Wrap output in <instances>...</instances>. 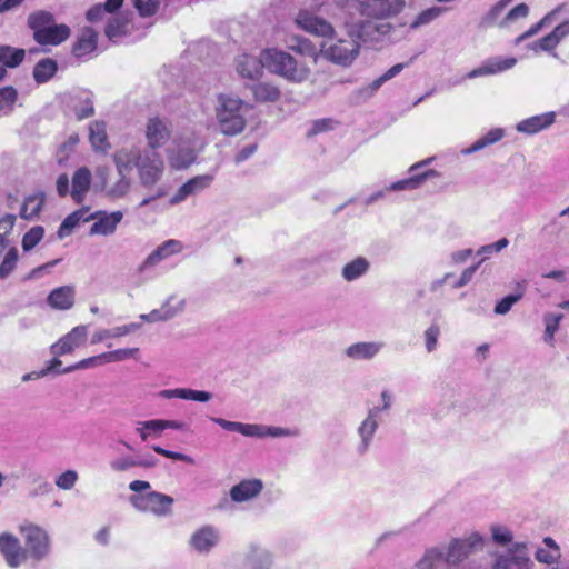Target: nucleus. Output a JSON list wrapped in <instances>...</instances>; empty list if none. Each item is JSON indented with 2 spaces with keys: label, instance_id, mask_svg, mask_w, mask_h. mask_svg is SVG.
<instances>
[{
  "label": "nucleus",
  "instance_id": "nucleus-1",
  "mask_svg": "<svg viewBox=\"0 0 569 569\" xmlns=\"http://www.w3.org/2000/svg\"><path fill=\"white\" fill-rule=\"evenodd\" d=\"M350 18L345 21L348 36L358 42H379L393 29L387 20L398 14L405 0H346Z\"/></svg>",
  "mask_w": 569,
  "mask_h": 569
},
{
  "label": "nucleus",
  "instance_id": "nucleus-2",
  "mask_svg": "<svg viewBox=\"0 0 569 569\" xmlns=\"http://www.w3.org/2000/svg\"><path fill=\"white\" fill-rule=\"evenodd\" d=\"M482 546L483 538L478 532H472L465 539H453L448 547L446 556L439 548L427 550L425 557L418 563V569H435L433 562L442 558L447 565L457 566L476 550L481 549Z\"/></svg>",
  "mask_w": 569,
  "mask_h": 569
},
{
  "label": "nucleus",
  "instance_id": "nucleus-3",
  "mask_svg": "<svg viewBox=\"0 0 569 569\" xmlns=\"http://www.w3.org/2000/svg\"><path fill=\"white\" fill-rule=\"evenodd\" d=\"M27 26L33 40L40 46H59L71 36V29L64 23H56L54 16L47 10L31 12Z\"/></svg>",
  "mask_w": 569,
  "mask_h": 569
},
{
  "label": "nucleus",
  "instance_id": "nucleus-4",
  "mask_svg": "<svg viewBox=\"0 0 569 569\" xmlns=\"http://www.w3.org/2000/svg\"><path fill=\"white\" fill-rule=\"evenodd\" d=\"M216 107V118L219 130L224 136L241 133L247 124L246 113L249 106L243 100L231 94H219Z\"/></svg>",
  "mask_w": 569,
  "mask_h": 569
},
{
  "label": "nucleus",
  "instance_id": "nucleus-5",
  "mask_svg": "<svg viewBox=\"0 0 569 569\" xmlns=\"http://www.w3.org/2000/svg\"><path fill=\"white\" fill-rule=\"evenodd\" d=\"M263 64L273 73L295 82H301L309 76V70L303 66H298L296 59L284 51L266 50Z\"/></svg>",
  "mask_w": 569,
  "mask_h": 569
},
{
  "label": "nucleus",
  "instance_id": "nucleus-6",
  "mask_svg": "<svg viewBox=\"0 0 569 569\" xmlns=\"http://www.w3.org/2000/svg\"><path fill=\"white\" fill-rule=\"evenodd\" d=\"M360 43L353 39H337L336 41H323L320 48V54L328 61L349 67L358 57Z\"/></svg>",
  "mask_w": 569,
  "mask_h": 569
},
{
  "label": "nucleus",
  "instance_id": "nucleus-7",
  "mask_svg": "<svg viewBox=\"0 0 569 569\" xmlns=\"http://www.w3.org/2000/svg\"><path fill=\"white\" fill-rule=\"evenodd\" d=\"M21 532L24 537L27 559L31 558L40 562L50 555L51 541L44 529L36 525H27L21 527Z\"/></svg>",
  "mask_w": 569,
  "mask_h": 569
},
{
  "label": "nucleus",
  "instance_id": "nucleus-8",
  "mask_svg": "<svg viewBox=\"0 0 569 569\" xmlns=\"http://www.w3.org/2000/svg\"><path fill=\"white\" fill-rule=\"evenodd\" d=\"M491 569H532L533 561L529 556L526 542H516L503 552L493 555Z\"/></svg>",
  "mask_w": 569,
  "mask_h": 569
},
{
  "label": "nucleus",
  "instance_id": "nucleus-9",
  "mask_svg": "<svg viewBox=\"0 0 569 569\" xmlns=\"http://www.w3.org/2000/svg\"><path fill=\"white\" fill-rule=\"evenodd\" d=\"M97 177L100 180L101 189L108 198L120 199L126 197L131 189V179L129 174L119 172L112 174L107 167L97 169Z\"/></svg>",
  "mask_w": 569,
  "mask_h": 569
},
{
  "label": "nucleus",
  "instance_id": "nucleus-10",
  "mask_svg": "<svg viewBox=\"0 0 569 569\" xmlns=\"http://www.w3.org/2000/svg\"><path fill=\"white\" fill-rule=\"evenodd\" d=\"M131 505L140 511H150L157 516H167L171 512L173 498L158 491L130 497Z\"/></svg>",
  "mask_w": 569,
  "mask_h": 569
},
{
  "label": "nucleus",
  "instance_id": "nucleus-11",
  "mask_svg": "<svg viewBox=\"0 0 569 569\" xmlns=\"http://www.w3.org/2000/svg\"><path fill=\"white\" fill-rule=\"evenodd\" d=\"M137 168L140 183L143 187H151L160 180L164 166L160 156L152 152L150 154H142L139 162H137Z\"/></svg>",
  "mask_w": 569,
  "mask_h": 569
},
{
  "label": "nucleus",
  "instance_id": "nucleus-12",
  "mask_svg": "<svg viewBox=\"0 0 569 569\" xmlns=\"http://www.w3.org/2000/svg\"><path fill=\"white\" fill-rule=\"evenodd\" d=\"M296 22L305 31L319 37L332 38L335 34V28L330 22L308 11L299 12Z\"/></svg>",
  "mask_w": 569,
  "mask_h": 569
},
{
  "label": "nucleus",
  "instance_id": "nucleus-13",
  "mask_svg": "<svg viewBox=\"0 0 569 569\" xmlns=\"http://www.w3.org/2000/svg\"><path fill=\"white\" fill-rule=\"evenodd\" d=\"M0 552L11 568H18L27 561V552L21 548L18 538L10 533L0 535Z\"/></svg>",
  "mask_w": 569,
  "mask_h": 569
},
{
  "label": "nucleus",
  "instance_id": "nucleus-14",
  "mask_svg": "<svg viewBox=\"0 0 569 569\" xmlns=\"http://www.w3.org/2000/svg\"><path fill=\"white\" fill-rule=\"evenodd\" d=\"M88 336L86 326H77L69 333L63 336L57 343L52 345L50 351L54 356H63L72 352L76 348L82 346Z\"/></svg>",
  "mask_w": 569,
  "mask_h": 569
},
{
  "label": "nucleus",
  "instance_id": "nucleus-15",
  "mask_svg": "<svg viewBox=\"0 0 569 569\" xmlns=\"http://www.w3.org/2000/svg\"><path fill=\"white\" fill-rule=\"evenodd\" d=\"M171 136V130L168 126V122L158 117L150 118L147 122L146 127V138L148 141V146L156 150L162 146H164Z\"/></svg>",
  "mask_w": 569,
  "mask_h": 569
},
{
  "label": "nucleus",
  "instance_id": "nucleus-16",
  "mask_svg": "<svg viewBox=\"0 0 569 569\" xmlns=\"http://www.w3.org/2000/svg\"><path fill=\"white\" fill-rule=\"evenodd\" d=\"M212 181H213L212 174H201V176H197V177L189 179L172 196V198L170 199V203L178 204V203L182 202L189 196L196 194V193L209 188L210 184L212 183Z\"/></svg>",
  "mask_w": 569,
  "mask_h": 569
},
{
  "label": "nucleus",
  "instance_id": "nucleus-17",
  "mask_svg": "<svg viewBox=\"0 0 569 569\" xmlns=\"http://www.w3.org/2000/svg\"><path fill=\"white\" fill-rule=\"evenodd\" d=\"M219 531L212 526H203L196 530L190 537V546L200 553H208L217 546Z\"/></svg>",
  "mask_w": 569,
  "mask_h": 569
},
{
  "label": "nucleus",
  "instance_id": "nucleus-18",
  "mask_svg": "<svg viewBox=\"0 0 569 569\" xmlns=\"http://www.w3.org/2000/svg\"><path fill=\"white\" fill-rule=\"evenodd\" d=\"M96 222L89 230L90 236H110L114 233L117 226L123 218V213L121 211H113L111 213H108L107 211H96Z\"/></svg>",
  "mask_w": 569,
  "mask_h": 569
},
{
  "label": "nucleus",
  "instance_id": "nucleus-19",
  "mask_svg": "<svg viewBox=\"0 0 569 569\" xmlns=\"http://www.w3.org/2000/svg\"><path fill=\"white\" fill-rule=\"evenodd\" d=\"M130 17V12H122L108 20L104 27V34L111 42L118 43L120 39L129 34Z\"/></svg>",
  "mask_w": 569,
  "mask_h": 569
},
{
  "label": "nucleus",
  "instance_id": "nucleus-20",
  "mask_svg": "<svg viewBox=\"0 0 569 569\" xmlns=\"http://www.w3.org/2000/svg\"><path fill=\"white\" fill-rule=\"evenodd\" d=\"M516 58H493L483 62L480 67L471 70L467 78L473 79L477 77L490 76L511 69L516 64Z\"/></svg>",
  "mask_w": 569,
  "mask_h": 569
},
{
  "label": "nucleus",
  "instance_id": "nucleus-21",
  "mask_svg": "<svg viewBox=\"0 0 569 569\" xmlns=\"http://www.w3.org/2000/svg\"><path fill=\"white\" fill-rule=\"evenodd\" d=\"M76 290L73 286H61L53 289L47 297L48 305L56 310H69L73 307Z\"/></svg>",
  "mask_w": 569,
  "mask_h": 569
},
{
  "label": "nucleus",
  "instance_id": "nucleus-22",
  "mask_svg": "<svg viewBox=\"0 0 569 569\" xmlns=\"http://www.w3.org/2000/svg\"><path fill=\"white\" fill-rule=\"evenodd\" d=\"M556 113L546 112L527 118L517 123L516 130L526 134H535L555 123Z\"/></svg>",
  "mask_w": 569,
  "mask_h": 569
},
{
  "label": "nucleus",
  "instance_id": "nucleus-23",
  "mask_svg": "<svg viewBox=\"0 0 569 569\" xmlns=\"http://www.w3.org/2000/svg\"><path fill=\"white\" fill-rule=\"evenodd\" d=\"M141 157L142 153L137 148H122L112 154L116 170L127 174H130L133 167L137 168V162H139Z\"/></svg>",
  "mask_w": 569,
  "mask_h": 569
},
{
  "label": "nucleus",
  "instance_id": "nucleus-24",
  "mask_svg": "<svg viewBox=\"0 0 569 569\" xmlns=\"http://www.w3.org/2000/svg\"><path fill=\"white\" fill-rule=\"evenodd\" d=\"M262 488L263 486L261 480H242L230 489V498L234 502L248 501L257 497L261 492Z\"/></svg>",
  "mask_w": 569,
  "mask_h": 569
},
{
  "label": "nucleus",
  "instance_id": "nucleus-25",
  "mask_svg": "<svg viewBox=\"0 0 569 569\" xmlns=\"http://www.w3.org/2000/svg\"><path fill=\"white\" fill-rule=\"evenodd\" d=\"M98 46V33L90 27L82 29L81 34L72 46V54L76 58H83L96 51Z\"/></svg>",
  "mask_w": 569,
  "mask_h": 569
},
{
  "label": "nucleus",
  "instance_id": "nucleus-26",
  "mask_svg": "<svg viewBox=\"0 0 569 569\" xmlns=\"http://www.w3.org/2000/svg\"><path fill=\"white\" fill-rule=\"evenodd\" d=\"M197 159V152L188 146H179L169 151L168 161L171 168L181 170L190 167Z\"/></svg>",
  "mask_w": 569,
  "mask_h": 569
},
{
  "label": "nucleus",
  "instance_id": "nucleus-27",
  "mask_svg": "<svg viewBox=\"0 0 569 569\" xmlns=\"http://www.w3.org/2000/svg\"><path fill=\"white\" fill-rule=\"evenodd\" d=\"M89 141L96 152H107L110 143L107 136V124L102 120H96L89 126Z\"/></svg>",
  "mask_w": 569,
  "mask_h": 569
},
{
  "label": "nucleus",
  "instance_id": "nucleus-28",
  "mask_svg": "<svg viewBox=\"0 0 569 569\" xmlns=\"http://www.w3.org/2000/svg\"><path fill=\"white\" fill-rule=\"evenodd\" d=\"M91 186V171L87 167L79 168L72 177L71 197L80 203Z\"/></svg>",
  "mask_w": 569,
  "mask_h": 569
},
{
  "label": "nucleus",
  "instance_id": "nucleus-29",
  "mask_svg": "<svg viewBox=\"0 0 569 569\" xmlns=\"http://www.w3.org/2000/svg\"><path fill=\"white\" fill-rule=\"evenodd\" d=\"M382 347V342H357L346 349V355L353 360H369L372 359Z\"/></svg>",
  "mask_w": 569,
  "mask_h": 569
},
{
  "label": "nucleus",
  "instance_id": "nucleus-30",
  "mask_svg": "<svg viewBox=\"0 0 569 569\" xmlns=\"http://www.w3.org/2000/svg\"><path fill=\"white\" fill-rule=\"evenodd\" d=\"M164 399L179 398L184 400H193L199 402H207L212 399V393L203 390H193L187 388L167 389L159 393Z\"/></svg>",
  "mask_w": 569,
  "mask_h": 569
},
{
  "label": "nucleus",
  "instance_id": "nucleus-31",
  "mask_svg": "<svg viewBox=\"0 0 569 569\" xmlns=\"http://www.w3.org/2000/svg\"><path fill=\"white\" fill-rule=\"evenodd\" d=\"M249 88L256 102L259 103L276 102L281 97L280 89L270 82L262 81L252 83Z\"/></svg>",
  "mask_w": 569,
  "mask_h": 569
},
{
  "label": "nucleus",
  "instance_id": "nucleus-32",
  "mask_svg": "<svg viewBox=\"0 0 569 569\" xmlns=\"http://www.w3.org/2000/svg\"><path fill=\"white\" fill-rule=\"evenodd\" d=\"M262 67H266L263 57L258 59L254 56L242 54L237 60V71L243 78L253 79L261 72Z\"/></svg>",
  "mask_w": 569,
  "mask_h": 569
},
{
  "label": "nucleus",
  "instance_id": "nucleus-33",
  "mask_svg": "<svg viewBox=\"0 0 569 569\" xmlns=\"http://www.w3.org/2000/svg\"><path fill=\"white\" fill-rule=\"evenodd\" d=\"M46 201V193L39 191L24 198L21 206L20 217L24 220H32L39 216Z\"/></svg>",
  "mask_w": 569,
  "mask_h": 569
},
{
  "label": "nucleus",
  "instance_id": "nucleus-34",
  "mask_svg": "<svg viewBox=\"0 0 569 569\" xmlns=\"http://www.w3.org/2000/svg\"><path fill=\"white\" fill-rule=\"evenodd\" d=\"M380 410L381 409L379 407L370 409L367 419L362 421L361 426L358 429V432L362 439L361 445L359 447V451L361 453L367 451L369 447V441L378 428V423L375 417L378 415Z\"/></svg>",
  "mask_w": 569,
  "mask_h": 569
},
{
  "label": "nucleus",
  "instance_id": "nucleus-35",
  "mask_svg": "<svg viewBox=\"0 0 569 569\" xmlns=\"http://www.w3.org/2000/svg\"><path fill=\"white\" fill-rule=\"evenodd\" d=\"M439 172L435 169H429L422 173L413 174L407 179H402L390 184L389 190L401 191V190H415L418 189L422 182L432 177H438Z\"/></svg>",
  "mask_w": 569,
  "mask_h": 569
},
{
  "label": "nucleus",
  "instance_id": "nucleus-36",
  "mask_svg": "<svg viewBox=\"0 0 569 569\" xmlns=\"http://www.w3.org/2000/svg\"><path fill=\"white\" fill-rule=\"evenodd\" d=\"M57 71V61L51 58H43L33 67L32 76L37 83L42 84L53 78Z\"/></svg>",
  "mask_w": 569,
  "mask_h": 569
},
{
  "label": "nucleus",
  "instance_id": "nucleus-37",
  "mask_svg": "<svg viewBox=\"0 0 569 569\" xmlns=\"http://www.w3.org/2000/svg\"><path fill=\"white\" fill-rule=\"evenodd\" d=\"M24 49L13 48L11 46H0V67L13 69L19 67L24 60Z\"/></svg>",
  "mask_w": 569,
  "mask_h": 569
},
{
  "label": "nucleus",
  "instance_id": "nucleus-38",
  "mask_svg": "<svg viewBox=\"0 0 569 569\" xmlns=\"http://www.w3.org/2000/svg\"><path fill=\"white\" fill-rule=\"evenodd\" d=\"M370 268V262L365 257H357L348 262L341 270V274L346 281H355L366 274Z\"/></svg>",
  "mask_w": 569,
  "mask_h": 569
},
{
  "label": "nucleus",
  "instance_id": "nucleus-39",
  "mask_svg": "<svg viewBox=\"0 0 569 569\" xmlns=\"http://www.w3.org/2000/svg\"><path fill=\"white\" fill-rule=\"evenodd\" d=\"M505 132L500 128H496L490 130L487 134L475 141L469 148H466L461 151L462 154H471L477 151H480L481 149L486 148L487 146H490L492 143L498 142L502 139Z\"/></svg>",
  "mask_w": 569,
  "mask_h": 569
},
{
  "label": "nucleus",
  "instance_id": "nucleus-40",
  "mask_svg": "<svg viewBox=\"0 0 569 569\" xmlns=\"http://www.w3.org/2000/svg\"><path fill=\"white\" fill-rule=\"evenodd\" d=\"M271 565L270 555L268 551L259 548H251L247 556V567L249 569H269Z\"/></svg>",
  "mask_w": 569,
  "mask_h": 569
},
{
  "label": "nucleus",
  "instance_id": "nucleus-41",
  "mask_svg": "<svg viewBox=\"0 0 569 569\" xmlns=\"http://www.w3.org/2000/svg\"><path fill=\"white\" fill-rule=\"evenodd\" d=\"M519 291L515 295L506 296L503 299H501L495 307V313L497 315H506L509 312L511 307L518 302L525 292L526 289V281H521L518 283Z\"/></svg>",
  "mask_w": 569,
  "mask_h": 569
},
{
  "label": "nucleus",
  "instance_id": "nucleus-42",
  "mask_svg": "<svg viewBox=\"0 0 569 569\" xmlns=\"http://www.w3.org/2000/svg\"><path fill=\"white\" fill-rule=\"evenodd\" d=\"M445 11L443 8L440 7H431L429 9L420 12L416 19L411 22L410 29H418L422 26L429 24L431 21L436 20L438 17L442 14Z\"/></svg>",
  "mask_w": 569,
  "mask_h": 569
},
{
  "label": "nucleus",
  "instance_id": "nucleus-43",
  "mask_svg": "<svg viewBox=\"0 0 569 569\" xmlns=\"http://www.w3.org/2000/svg\"><path fill=\"white\" fill-rule=\"evenodd\" d=\"M562 6H558L555 10L547 13L539 22L531 26L526 32L520 34L516 39V43L519 44L520 42L525 41L526 39L537 34L545 26L549 24L553 18V16L561 10Z\"/></svg>",
  "mask_w": 569,
  "mask_h": 569
},
{
  "label": "nucleus",
  "instance_id": "nucleus-44",
  "mask_svg": "<svg viewBox=\"0 0 569 569\" xmlns=\"http://www.w3.org/2000/svg\"><path fill=\"white\" fill-rule=\"evenodd\" d=\"M78 142H79L78 133H72V134L69 136L67 141H64L60 146L59 150L57 151V162L60 166H62L63 163L67 162V160L69 159L70 154L73 153Z\"/></svg>",
  "mask_w": 569,
  "mask_h": 569
},
{
  "label": "nucleus",
  "instance_id": "nucleus-45",
  "mask_svg": "<svg viewBox=\"0 0 569 569\" xmlns=\"http://www.w3.org/2000/svg\"><path fill=\"white\" fill-rule=\"evenodd\" d=\"M563 319L562 313H546L543 316V322L546 325L545 329V340L547 342L553 341L555 333L559 328L560 321Z\"/></svg>",
  "mask_w": 569,
  "mask_h": 569
},
{
  "label": "nucleus",
  "instance_id": "nucleus-46",
  "mask_svg": "<svg viewBox=\"0 0 569 569\" xmlns=\"http://www.w3.org/2000/svg\"><path fill=\"white\" fill-rule=\"evenodd\" d=\"M44 229L41 226L32 227L22 238L23 251H30L33 249L43 238Z\"/></svg>",
  "mask_w": 569,
  "mask_h": 569
},
{
  "label": "nucleus",
  "instance_id": "nucleus-47",
  "mask_svg": "<svg viewBox=\"0 0 569 569\" xmlns=\"http://www.w3.org/2000/svg\"><path fill=\"white\" fill-rule=\"evenodd\" d=\"M168 256L167 251L162 246H159L156 250H153L144 260L143 262L138 267V272L143 273L148 269L154 267L160 261L166 259Z\"/></svg>",
  "mask_w": 569,
  "mask_h": 569
},
{
  "label": "nucleus",
  "instance_id": "nucleus-48",
  "mask_svg": "<svg viewBox=\"0 0 569 569\" xmlns=\"http://www.w3.org/2000/svg\"><path fill=\"white\" fill-rule=\"evenodd\" d=\"M292 40L296 42L295 44L290 46L293 51H297L303 56L312 57L315 59L317 58V48L309 39L296 37Z\"/></svg>",
  "mask_w": 569,
  "mask_h": 569
},
{
  "label": "nucleus",
  "instance_id": "nucleus-49",
  "mask_svg": "<svg viewBox=\"0 0 569 569\" xmlns=\"http://www.w3.org/2000/svg\"><path fill=\"white\" fill-rule=\"evenodd\" d=\"M17 261L18 250L16 248H11L0 264V279H6L14 270Z\"/></svg>",
  "mask_w": 569,
  "mask_h": 569
},
{
  "label": "nucleus",
  "instance_id": "nucleus-50",
  "mask_svg": "<svg viewBox=\"0 0 569 569\" xmlns=\"http://www.w3.org/2000/svg\"><path fill=\"white\" fill-rule=\"evenodd\" d=\"M18 99V91L12 86L0 88V111L12 110L13 104Z\"/></svg>",
  "mask_w": 569,
  "mask_h": 569
},
{
  "label": "nucleus",
  "instance_id": "nucleus-51",
  "mask_svg": "<svg viewBox=\"0 0 569 569\" xmlns=\"http://www.w3.org/2000/svg\"><path fill=\"white\" fill-rule=\"evenodd\" d=\"M138 351V348L117 349L102 353V357L104 362H118L133 357Z\"/></svg>",
  "mask_w": 569,
  "mask_h": 569
},
{
  "label": "nucleus",
  "instance_id": "nucleus-52",
  "mask_svg": "<svg viewBox=\"0 0 569 569\" xmlns=\"http://www.w3.org/2000/svg\"><path fill=\"white\" fill-rule=\"evenodd\" d=\"M507 2L505 0L498 1L481 19L480 26L483 28L492 26L501 12L507 7Z\"/></svg>",
  "mask_w": 569,
  "mask_h": 569
},
{
  "label": "nucleus",
  "instance_id": "nucleus-53",
  "mask_svg": "<svg viewBox=\"0 0 569 569\" xmlns=\"http://www.w3.org/2000/svg\"><path fill=\"white\" fill-rule=\"evenodd\" d=\"M492 540L500 546H506L512 541L513 535L511 530L506 527L493 525L490 528Z\"/></svg>",
  "mask_w": 569,
  "mask_h": 569
},
{
  "label": "nucleus",
  "instance_id": "nucleus-54",
  "mask_svg": "<svg viewBox=\"0 0 569 569\" xmlns=\"http://www.w3.org/2000/svg\"><path fill=\"white\" fill-rule=\"evenodd\" d=\"M159 4V0H134V7L143 18L156 14Z\"/></svg>",
  "mask_w": 569,
  "mask_h": 569
},
{
  "label": "nucleus",
  "instance_id": "nucleus-55",
  "mask_svg": "<svg viewBox=\"0 0 569 569\" xmlns=\"http://www.w3.org/2000/svg\"><path fill=\"white\" fill-rule=\"evenodd\" d=\"M79 222L80 218L78 217V213L72 212L67 216L58 229V238L63 239L64 237L69 236Z\"/></svg>",
  "mask_w": 569,
  "mask_h": 569
},
{
  "label": "nucleus",
  "instance_id": "nucleus-56",
  "mask_svg": "<svg viewBox=\"0 0 569 569\" xmlns=\"http://www.w3.org/2000/svg\"><path fill=\"white\" fill-rule=\"evenodd\" d=\"M102 363H106V362H104V357H102V353H101L99 356H93V357L83 359L72 366L66 367V368H63L62 372H72L76 370L86 369V368L99 366Z\"/></svg>",
  "mask_w": 569,
  "mask_h": 569
},
{
  "label": "nucleus",
  "instance_id": "nucleus-57",
  "mask_svg": "<svg viewBox=\"0 0 569 569\" xmlns=\"http://www.w3.org/2000/svg\"><path fill=\"white\" fill-rule=\"evenodd\" d=\"M184 306H186L184 299L176 300L174 297H170L161 306L160 310H161L162 315H167L168 312H174L173 317H176L178 313L183 311Z\"/></svg>",
  "mask_w": 569,
  "mask_h": 569
},
{
  "label": "nucleus",
  "instance_id": "nucleus-58",
  "mask_svg": "<svg viewBox=\"0 0 569 569\" xmlns=\"http://www.w3.org/2000/svg\"><path fill=\"white\" fill-rule=\"evenodd\" d=\"M78 473L74 470H67L57 478L56 486L63 490H70L76 485Z\"/></svg>",
  "mask_w": 569,
  "mask_h": 569
},
{
  "label": "nucleus",
  "instance_id": "nucleus-59",
  "mask_svg": "<svg viewBox=\"0 0 569 569\" xmlns=\"http://www.w3.org/2000/svg\"><path fill=\"white\" fill-rule=\"evenodd\" d=\"M439 335H440V328L436 323H432L425 331L426 349L428 352H432L436 349Z\"/></svg>",
  "mask_w": 569,
  "mask_h": 569
},
{
  "label": "nucleus",
  "instance_id": "nucleus-60",
  "mask_svg": "<svg viewBox=\"0 0 569 569\" xmlns=\"http://www.w3.org/2000/svg\"><path fill=\"white\" fill-rule=\"evenodd\" d=\"M528 13L529 7L526 3H519L507 13L500 26H506L508 22L515 21L519 18H526Z\"/></svg>",
  "mask_w": 569,
  "mask_h": 569
},
{
  "label": "nucleus",
  "instance_id": "nucleus-61",
  "mask_svg": "<svg viewBox=\"0 0 569 569\" xmlns=\"http://www.w3.org/2000/svg\"><path fill=\"white\" fill-rule=\"evenodd\" d=\"M123 337V333L121 331V327H116L112 329H102L99 331H96L92 336L91 342L92 343H99L106 339L109 338H119Z\"/></svg>",
  "mask_w": 569,
  "mask_h": 569
},
{
  "label": "nucleus",
  "instance_id": "nucleus-62",
  "mask_svg": "<svg viewBox=\"0 0 569 569\" xmlns=\"http://www.w3.org/2000/svg\"><path fill=\"white\" fill-rule=\"evenodd\" d=\"M110 467L114 471H126L132 467H138V459L132 457H121L110 462Z\"/></svg>",
  "mask_w": 569,
  "mask_h": 569
},
{
  "label": "nucleus",
  "instance_id": "nucleus-63",
  "mask_svg": "<svg viewBox=\"0 0 569 569\" xmlns=\"http://www.w3.org/2000/svg\"><path fill=\"white\" fill-rule=\"evenodd\" d=\"M83 106L74 107V114L78 120H83L86 118H90L94 114V107L91 98L87 97L82 101Z\"/></svg>",
  "mask_w": 569,
  "mask_h": 569
},
{
  "label": "nucleus",
  "instance_id": "nucleus-64",
  "mask_svg": "<svg viewBox=\"0 0 569 569\" xmlns=\"http://www.w3.org/2000/svg\"><path fill=\"white\" fill-rule=\"evenodd\" d=\"M535 556L539 562L552 565V563L557 562L558 558L560 557V552L553 551L551 549L539 548L536 551Z\"/></svg>",
  "mask_w": 569,
  "mask_h": 569
}]
</instances>
